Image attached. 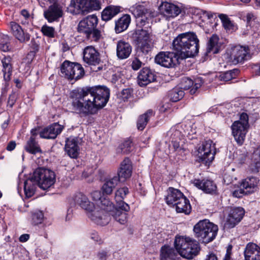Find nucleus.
Returning a JSON list of instances; mask_svg holds the SVG:
<instances>
[{"label":"nucleus","mask_w":260,"mask_h":260,"mask_svg":"<svg viewBox=\"0 0 260 260\" xmlns=\"http://www.w3.org/2000/svg\"><path fill=\"white\" fill-rule=\"evenodd\" d=\"M71 77H68V80H78L82 78L84 75V70L80 63L76 62L74 70L72 72Z\"/></svg>","instance_id":"37998d69"},{"label":"nucleus","mask_w":260,"mask_h":260,"mask_svg":"<svg viewBox=\"0 0 260 260\" xmlns=\"http://www.w3.org/2000/svg\"><path fill=\"white\" fill-rule=\"evenodd\" d=\"M167 196L165 197L166 204L171 207V205L177 202L186 197L179 189L170 187L167 190Z\"/></svg>","instance_id":"cd10ccee"},{"label":"nucleus","mask_w":260,"mask_h":260,"mask_svg":"<svg viewBox=\"0 0 260 260\" xmlns=\"http://www.w3.org/2000/svg\"><path fill=\"white\" fill-rule=\"evenodd\" d=\"M259 182V179L256 177H249L243 179L240 187L244 189L246 194H250L258 190L257 184Z\"/></svg>","instance_id":"b1692460"},{"label":"nucleus","mask_w":260,"mask_h":260,"mask_svg":"<svg viewBox=\"0 0 260 260\" xmlns=\"http://www.w3.org/2000/svg\"><path fill=\"white\" fill-rule=\"evenodd\" d=\"M10 27L11 34L20 43L28 42L29 41L31 36L26 30L22 29L20 24L11 21L10 23Z\"/></svg>","instance_id":"aec40b11"},{"label":"nucleus","mask_w":260,"mask_h":260,"mask_svg":"<svg viewBox=\"0 0 260 260\" xmlns=\"http://www.w3.org/2000/svg\"><path fill=\"white\" fill-rule=\"evenodd\" d=\"M192 183L197 188L203 192L212 195L218 194L217 185L214 182L210 179H194L192 180Z\"/></svg>","instance_id":"4468645a"},{"label":"nucleus","mask_w":260,"mask_h":260,"mask_svg":"<svg viewBox=\"0 0 260 260\" xmlns=\"http://www.w3.org/2000/svg\"><path fill=\"white\" fill-rule=\"evenodd\" d=\"M120 181L123 182L121 177L119 176L115 175L113 177L106 180L105 182L108 183L109 185H111L115 187Z\"/></svg>","instance_id":"6e6d98bb"},{"label":"nucleus","mask_w":260,"mask_h":260,"mask_svg":"<svg viewBox=\"0 0 260 260\" xmlns=\"http://www.w3.org/2000/svg\"><path fill=\"white\" fill-rule=\"evenodd\" d=\"M158 9L160 12L166 14L169 17H175L178 16L181 11L179 6L167 2H162Z\"/></svg>","instance_id":"393cba45"},{"label":"nucleus","mask_w":260,"mask_h":260,"mask_svg":"<svg viewBox=\"0 0 260 260\" xmlns=\"http://www.w3.org/2000/svg\"><path fill=\"white\" fill-rule=\"evenodd\" d=\"M131 21V16L129 14H123L122 17L115 21V33H122L126 30L129 27Z\"/></svg>","instance_id":"7c9ffc66"},{"label":"nucleus","mask_w":260,"mask_h":260,"mask_svg":"<svg viewBox=\"0 0 260 260\" xmlns=\"http://www.w3.org/2000/svg\"><path fill=\"white\" fill-rule=\"evenodd\" d=\"M110 93V89L106 85H94L75 88L71 91L69 98L72 100L73 110L86 117L105 107Z\"/></svg>","instance_id":"f257e3e1"},{"label":"nucleus","mask_w":260,"mask_h":260,"mask_svg":"<svg viewBox=\"0 0 260 260\" xmlns=\"http://www.w3.org/2000/svg\"><path fill=\"white\" fill-rule=\"evenodd\" d=\"M196 153V161L209 166L214 159L216 149L213 142L208 139L203 141L202 144L197 147Z\"/></svg>","instance_id":"0eeeda50"},{"label":"nucleus","mask_w":260,"mask_h":260,"mask_svg":"<svg viewBox=\"0 0 260 260\" xmlns=\"http://www.w3.org/2000/svg\"><path fill=\"white\" fill-rule=\"evenodd\" d=\"M174 50L179 53L180 57H193L199 51V40L195 32L181 33L173 42Z\"/></svg>","instance_id":"20e7f679"},{"label":"nucleus","mask_w":260,"mask_h":260,"mask_svg":"<svg viewBox=\"0 0 260 260\" xmlns=\"http://www.w3.org/2000/svg\"><path fill=\"white\" fill-rule=\"evenodd\" d=\"M172 145L174 151H180L182 149V147L180 146L179 141L176 140L172 141Z\"/></svg>","instance_id":"774afa93"},{"label":"nucleus","mask_w":260,"mask_h":260,"mask_svg":"<svg viewBox=\"0 0 260 260\" xmlns=\"http://www.w3.org/2000/svg\"><path fill=\"white\" fill-rule=\"evenodd\" d=\"M172 206L176 207V210L178 213L189 215L191 212V206L187 197L181 199L179 201L173 204Z\"/></svg>","instance_id":"473e14b6"},{"label":"nucleus","mask_w":260,"mask_h":260,"mask_svg":"<svg viewBox=\"0 0 260 260\" xmlns=\"http://www.w3.org/2000/svg\"><path fill=\"white\" fill-rule=\"evenodd\" d=\"M44 219V213L40 210H37L31 213V223L37 225L42 223Z\"/></svg>","instance_id":"09e8293b"},{"label":"nucleus","mask_w":260,"mask_h":260,"mask_svg":"<svg viewBox=\"0 0 260 260\" xmlns=\"http://www.w3.org/2000/svg\"><path fill=\"white\" fill-rule=\"evenodd\" d=\"M155 15L146 14L143 17L136 18V28L151 30L152 22L154 21Z\"/></svg>","instance_id":"2f4dec72"},{"label":"nucleus","mask_w":260,"mask_h":260,"mask_svg":"<svg viewBox=\"0 0 260 260\" xmlns=\"http://www.w3.org/2000/svg\"><path fill=\"white\" fill-rule=\"evenodd\" d=\"M83 5L85 7L84 11L86 14L93 12V11H99L101 9V3L98 0H83Z\"/></svg>","instance_id":"58836bf2"},{"label":"nucleus","mask_w":260,"mask_h":260,"mask_svg":"<svg viewBox=\"0 0 260 260\" xmlns=\"http://www.w3.org/2000/svg\"><path fill=\"white\" fill-rule=\"evenodd\" d=\"M63 129V126L58 123H53L43 128L39 132V136L42 139H54L60 134Z\"/></svg>","instance_id":"2eb2a0df"},{"label":"nucleus","mask_w":260,"mask_h":260,"mask_svg":"<svg viewBox=\"0 0 260 260\" xmlns=\"http://www.w3.org/2000/svg\"><path fill=\"white\" fill-rule=\"evenodd\" d=\"M133 89L131 88H124L119 92L118 98L123 102L128 101L133 96Z\"/></svg>","instance_id":"de8ad7c7"},{"label":"nucleus","mask_w":260,"mask_h":260,"mask_svg":"<svg viewBox=\"0 0 260 260\" xmlns=\"http://www.w3.org/2000/svg\"><path fill=\"white\" fill-rule=\"evenodd\" d=\"M221 46L219 36L216 34H213L207 42L206 51L202 54L201 61L205 62L207 60H210L214 54L220 53L221 51Z\"/></svg>","instance_id":"9b49d317"},{"label":"nucleus","mask_w":260,"mask_h":260,"mask_svg":"<svg viewBox=\"0 0 260 260\" xmlns=\"http://www.w3.org/2000/svg\"><path fill=\"white\" fill-rule=\"evenodd\" d=\"M232 245H229L226 248V254L224 257L223 260H232L231 258Z\"/></svg>","instance_id":"69168bd1"},{"label":"nucleus","mask_w":260,"mask_h":260,"mask_svg":"<svg viewBox=\"0 0 260 260\" xmlns=\"http://www.w3.org/2000/svg\"><path fill=\"white\" fill-rule=\"evenodd\" d=\"M133 139L129 138L124 140L123 143L119 145V148L121 150V152L123 154H128L133 151Z\"/></svg>","instance_id":"49530a36"},{"label":"nucleus","mask_w":260,"mask_h":260,"mask_svg":"<svg viewBox=\"0 0 260 260\" xmlns=\"http://www.w3.org/2000/svg\"><path fill=\"white\" fill-rule=\"evenodd\" d=\"M249 48L248 46L236 45L231 48L230 58L233 63H242L249 59Z\"/></svg>","instance_id":"f8f14e48"},{"label":"nucleus","mask_w":260,"mask_h":260,"mask_svg":"<svg viewBox=\"0 0 260 260\" xmlns=\"http://www.w3.org/2000/svg\"><path fill=\"white\" fill-rule=\"evenodd\" d=\"M252 173H258L260 171V150L254 151L252 156V163L250 166Z\"/></svg>","instance_id":"a19ab883"},{"label":"nucleus","mask_w":260,"mask_h":260,"mask_svg":"<svg viewBox=\"0 0 260 260\" xmlns=\"http://www.w3.org/2000/svg\"><path fill=\"white\" fill-rule=\"evenodd\" d=\"M80 34L82 35L87 42L90 43H98L104 39L101 30L97 27Z\"/></svg>","instance_id":"c85d7f7f"},{"label":"nucleus","mask_w":260,"mask_h":260,"mask_svg":"<svg viewBox=\"0 0 260 260\" xmlns=\"http://www.w3.org/2000/svg\"><path fill=\"white\" fill-rule=\"evenodd\" d=\"M130 11L136 18L143 17V16L146 15V14H154V12L149 11L147 9L144 8L143 6L141 5H138L136 7L131 8Z\"/></svg>","instance_id":"c03bdc74"},{"label":"nucleus","mask_w":260,"mask_h":260,"mask_svg":"<svg viewBox=\"0 0 260 260\" xmlns=\"http://www.w3.org/2000/svg\"><path fill=\"white\" fill-rule=\"evenodd\" d=\"M219 18L222 23L223 26L224 28L228 30H233L234 25L232 23L230 19L228 18L227 15L221 14L219 15Z\"/></svg>","instance_id":"603ef678"},{"label":"nucleus","mask_w":260,"mask_h":260,"mask_svg":"<svg viewBox=\"0 0 260 260\" xmlns=\"http://www.w3.org/2000/svg\"><path fill=\"white\" fill-rule=\"evenodd\" d=\"M133 163L128 157L124 158L118 170L117 176L121 177L122 181H124L130 178L133 173Z\"/></svg>","instance_id":"4be33fe9"},{"label":"nucleus","mask_w":260,"mask_h":260,"mask_svg":"<svg viewBox=\"0 0 260 260\" xmlns=\"http://www.w3.org/2000/svg\"><path fill=\"white\" fill-rule=\"evenodd\" d=\"M116 205L114 207V210L112 211L119 210L121 212L127 213L130 210V207L128 204L125 203L123 200H115Z\"/></svg>","instance_id":"8fccbe9b"},{"label":"nucleus","mask_w":260,"mask_h":260,"mask_svg":"<svg viewBox=\"0 0 260 260\" xmlns=\"http://www.w3.org/2000/svg\"><path fill=\"white\" fill-rule=\"evenodd\" d=\"M246 191L244 189L240 187L239 189L235 190L233 192V196L235 198H242L244 195H248L246 193Z\"/></svg>","instance_id":"e2e57ef3"},{"label":"nucleus","mask_w":260,"mask_h":260,"mask_svg":"<svg viewBox=\"0 0 260 260\" xmlns=\"http://www.w3.org/2000/svg\"><path fill=\"white\" fill-rule=\"evenodd\" d=\"M64 150L68 156L76 159L79 155V146L77 138H66Z\"/></svg>","instance_id":"5701e85b"},{"label":"nucleus","mask_w":260,"mask_h":260,"mask_svg":"<svg viewBox=\"0 0 260 260\" xmlns=\"http://www.w3.org/2000/svg\"><path fill=\"white\" fill-rule=\"evenodd\" d=\"M249 126H246L244 124L239 121H235L231 126L232 135L234 136L235 141L240 146L244 143L245 136Z\"/></svg>","instance_id":"dca6fc26"},{"label":"nucleus","mask_w":260,"mask_h":260,"mask_svg":"<svg viewBox=\"0 0 260 260\" xmlns=\"http://www.w3.org/2000/svg\"><path fill=\"white\" fill-rule=\"evenodd\" d=\"M156 75L154 71L149 68L144 67L142 69L138 75V84L141 86L154 82L156 80Z\"/></svg>","instance_id":"412c9836"},{"label":"nucleus","mask_w":260,"mask_h":260,"mask_svg":"<svg viewBox=\"0 0 260 260\" xmlns=\"http://www.w3.org/2000/svg\"><path fill=\"white\" fill-rule=\"evenodd\" d=\"M129 192V188L126 186L118 188L115 191V200H123L126 198V196L128 194Z\"/></svg>","instance_id":"3c124183"},{"label":"nucleus","mask_w":260,"mask_h":260,"mask_svg":"<svg viewBox=\"0 0 260 260\" xmlns=\"http://www.w3.org/2000/svg\"><path fill=\"white\" fill-rule=\"evenodd\" d=\"M221 80L225 82L229 81L233 79L232 73L228 71L220 75Z\"/></svg>","instance_id":"0e129e2a"},{"label":"nucleus","mask_w":260,"mask_h":260,"mask_svg":"<svg viewBox=\"0 0 260 260\" xmlns=\"http://www.w3.org/2000/svg\"><path fill=\"white\" fill-rule=\"evenodd\" d=\"M200 245L195 239L177 235L174 241V247L165 244L160 249V260H176L180 255L187 259H192L199 252Z\"/></svg>","instance_id":"7ed1b4c3"},{"label":"nucleus","mask_w":260,"mask_h":260,"mask_svg":"<svg viewBox=\"0 0 260 260\" xmlns=\"http://www.w3.org/2000/svg\"><path fill=\"white\" fill-rule=\"evenodd\" d=\"M132 52V47L128 42L119 40L116 44V55L121 59L129 57Z\"/></svg>","instance_id":"bb28decb"},{"label":"nucleus","mask_w":260,"mask_h":260,"mask_svg":"<svg viewBox=\"0 0 260 260\" xmlns=\"http://www.w3.org/2000/svg\"><path fill=\"white\" fill-rule=\"evenodd\" d=\"M30 178L38 183L40 188L46 190L54 184L55 175L51 170L39 167L35 170Z\"/></svg>","instance_id":"6e6552de"},{"label":"nucleus","mask_w":260,"mask_h":260,"mask_svg":"<svg viewBox=\"0 0 260 260\" xmlns=\"http://www.w3.org/2000/svg\"><path fill=\"white\" fill-rule=\"evenodd\" d=\"M110 215L114 218L116 221L121 224L124 225L127 223V216H128L127 213L121 212L119 210L112 211L111 213H110Z\"/></svg>","instance_id":"79ce46f5"},{"label":"nucleus","mask_w":260,"mask_h":260,"mask_svg":"<svg viewBox=\"0 0 260 260\" xmlns=\"http://www.w3.org/2000/svg\"><path fill=\"white\" fill-rule=\"evenodd\" d=\"M193 232L199 241L207 244L216 238L218 226L208 219H203L194 225Z\"/></svg>","instance_id":"423d86ee"},{"label":"nucleus","mask_w":260,"mask_h":260,"mask_svg":"<svg viewBox=\"0 0 260 260\" xmlns=\"http://www.w3.org/2000/svg\"><path fill=\"white\" fill-rule=\"evenodd\" d=\"M245 211L242 207H234L231 208L228 214L224 227L231 229L241 222L245 215Z\"/></svg>","instance_id":"ddd939ff"},{"label":"nucleus","mask_w":260,"mask_h":260,"mask_svg":"<svg viewBox=\"0 0 260 260\" xmlns=\"http://www.w3.org/2000/svg\"><path fill=\"white\" fill-rule=\"evenodd\" d=\"M83 60L91 66L93 72H97L103 70V62L101 59V55L93 46H87L83 50Z\"/></svg>","instance_id":"1a4fd4ad"},{"label":"nucleus","mask_w":260,"mask_h":260,"mask_svg":"<svg viewBox=\"0 0 260 260\" xmlns=\"http://www.w3.org/2000/svg\"><path fill=\"white\" fill-rule=\"evenodd\" d=\"M94 200L100 201V209L96 208L94 204L82 192H77L73 197L75 203L86 211L87 217L94 223L105 226L109 222V213L112 212L114 205L107 196H101L98 191L93 193Z\"/></svg>","instance_id":"f03ea898"},{"label":"nucleus","mask_w":260,"mask_h":260,"mask_svg":"<svg viewBox=\"0 0 260 260\" xmlns=\"http://www.w3.org/2000/svg\"><path fill=\"white\" fill-rule=\"evenodd\" d=\"M204 81L202 77H198L192 80L187 77H184L182 79L179 88L182 90H190V93L191 95L195 94L198 89L202 86Z\"/></svg>","instance_id":"a211bd4d"},{"label":"nucleus","mask_w":260,"mask_h":260,"mask_svg":"<svg viewBox=\"0 0 260 260\" xmlns=\"http://www.w3.org/2000/svg\"><path fill=\"white\" fill-rule=\"evenodd\" d=\"M24 148L26 152L33 155L42 153V150L40 147L39 142L33 138H28Z\"/></svg>","instance_id":"f704fd0d"},{"label":"nucleus","mask_w":260,"mask_h":260,"mask_svg":"<svg viewBox=\"0 0 260 260\" xmlns=\"http://www.w3.org/2000/svg\"><path fill=\"white\" fill-rule=\"evenodd\" d=\"M142 64V61L137 57H135L133 60L132 63H131V68H132L133 70L137 71L141 68Z\"/></svg>","instance_id":"052dcab7"},{"label":"nucleus","mask_w":260,"mask_h":260,"mask_svg":"<svg viewBox=\"0 0 260 260\" xmlns=\"http://www.w3.org/2000/svg\"><path fill=\"white\" fill-rule=\"evenodd\" d=\"M0 49L4 52L10 51L11 49L10 42L8 40H3L0 42Z\"/></svg>","instance_id":"13d9d810"},{"label":"nucleus","mask_w":260,"mask_h":260,"mask_svg":"<svg viewBox=\"0 0 260 260\" xmlns=\"http://www.w3.org/2000/svg\"><path fill=\"white\" fill-rule=\"evenodd\" d=\"M11 61L12 58L10 56H4L2 60L4 80L6 82L10 81L11 76L13 73V65Z\"/></svg>","instance_id":"72a5a7b5"},{"label":"nucleus","mask_w":260,"mask_h":260,"mask_svg":"<svg viewBox=\"0 0 260 260\" xmlns=\"http://www.w3.org/2000/svg\"><path fill=\"white\" fill-rule=\"evenodd\" d=\"M179 56L178 53L170 51H160L155 57V62L162 67L173 68L178 63V60L184 59Z\"/></svg>","instance_id":"9d476101"},{"label":"nucleus","mask_w":260,"mask_h":260,"mask_svg":"<svg viewBox=\"0 0 260 260\" xmlns=\"http://www.w3.org/2000/svg\"><path fill=\"white\" fill-rule=\"evenodd\" d=\"M154 116L152 110L149 109L145 112V113L141 114L138 117L137 121V129L140 131H143L147 126V124L151 118Z\"/></svg>","instance_id":"e433bc0d"},{"label":"nucleus","mask_w":260,"mask_h":260,"mask_svg":"<svg viewBox=\"0 0 260 260\" xmlns=\"http://www.w3.org/2000/svg\"><path fill=\"white\" fill-rule=\"evenodd\" d=\"M37 183L31 178H28L24 183V191L25 198H30L35 194Z\"/></svg>","instance_id":"4c0bfd02"},{"label":"nucleus","mask_w":260,"mask_h":260,"mask_svg":"<svg viewBox=\"0 0 260 260\" xmlns=\"http://www.w3.org/2000/svg\"><path fill=\"white\" fill-rule=\"evenodd\" d=\"M40 126H37L35 128H32L30 131V137L29 138H33L34 139H36L37 136L38 135V134H39L40 129Z\"/></svg>","instance_id":"338daca9"},{"label":"nucleus","mask_w":260,"mask_h":260,"mask_svg":"<svg viewBox=\"0 0 260 260\" xmlns=\"http://www.w3.org/2000/svg\"><path fill=\"white\" fill-rule=\"evenodd\" d=\"M99 19L96 14H92L83 17L78 23L77 32L82 33L87 30L97 27Z\"/></svg>","instance_id":"f3484780"},{"label":"nucleus","mask_w":260,"mask_h":260,"mask_svg":"<svg viewBox=\"0 0 260 260\" xmlns=\"http://www.w3.org/2000/svg\"><path fill=\"white\" fill-rule=\"evenodd\" d=\"M41 31H42L44 36H46L50 38H54L55 37V29L53 26L44 25L42 28H41Z\"/></svg>","instance_id":"864d4df0"},{"label":"nucleus","mask_w":260,"mask_h":260,"mask_svg":"<svg viewBox=\"0 0 260 260\" xmlns=\"http://www.w3.org/2000/svg\"><path fill=\"white\" fill-rule=\"evenodd\" d=\"M29 48L31 50L29 51L28 54L32 55L35 57L36 54L39 51L40 44L39 42H37L35 38H32L30 43L29 44Z\"/></svg>","instance_id":"5fc2aeb1"},{"label":"nucleus","mask_w":260,"mask_h":260,"mask_svg":"<svg viewBox=\"0 0 260 260\" xmlns=\"http://www.w3.org/2000/svg\"><path fill=\"white\" fill-rule=\"evenodd\" d=\"M236 121H239L241 123L244 124L246 126H249V116L247 113L243 112L240 115L239 120Z\"/></svg>","instance_id":"bf43d9fd"},{"label":"nucleus","mask_w":260,"mask_h":260,"mask_svg":"<svg viewBox=\"0 0 260 260\" xmlns=\"http://www.w3.org/2000/svg\"><path fill=\"white\" fill-rule=\"evenodd\" d=\"M115 187L114 186H112L111 185H109L108 183H104L103 187H102V191H103V195H108V194H111L113 189H114Z\"/></svg>","instance_id":"4d7b16f0"},{"label":"nucleus","mask_w":260,"mask_h":260,"mask_svg":"<svg viewBox=\"0 0 260 260\" xmlns=\"http://www.w3.org/2000/svg\"><path fill=\"white\" fill-rule=\"evenodd\" d=\"M131 33V38L136 45L138 56L143 57L150 55L154 46L150 39L149 30L136 28Z\"/></svg>","instance_id":"39448f33"},{"label":"nucleus","mask_w":260,"mask_h":260,"mask_svg":"<svg viewBox=\"0 0 260 260\" xmlns=\"http://www.w3.org/2000/svg\"><path fill=\"white\" fill-rule=\"evenodd\" d=\"M121 7L113 5L106 7L101 12V20L107 22L111 20L120 12Z\"/></svg>","instance_id":"c756f323"},{"label":"nucleus","mask_w":260,"mask_h":260,"mask_svg":"<svg viewBox=\"0 0 260 260\" xmlns=\"http://www.w3.org/2000/svg\"><path fill=\"white\" fill-rule=\"evenodd\" d=\"M245 260H260V247L257 244L249 242L244 250Z\"/></svg>","instance_id":"a878e982"},{"label":"nucleus","mask_w":260,"mask_h":260,"mask_svg":"<svg viewBox=\"0 0 260 260\" xmlns=\"http://www.w3.org/2000/svg\"><path fill=\"white\" fill-rule=\"evenodd\" d=\"M256 19V17L253 13H247L245 16V20L247 26H250L252 21Z\"/></svg>","instance_id":"680f3d73"},{"label":"nucleus","mask_w":260,"mask_h":260,"mask_svg":"<svg viewBox=\"0 0 260 260\" xmlns=\"http://www.w3.org/2000/svg\"><path fill=\"white\" fill-rule=\"evenodd\" d=\"M84 9L83 0H71L68 8L69 13L73 15L85 14Z\"/></svg>","instance_id":"c9c22d12"},{"label":"nucleus","mask_w":260,"mask_h":260,"mask_svg":"<svg viewBox=\"0 0 260 260\" xmlns=\"http://www.w3.org/2000/svg\"><path fill=\"white\" fill-rule=\"evenodd\" d=\"M76 62H72L69 60H66L61 64L60 72L63 77L67 79L68 77H71L72 72L75 67Z\"/></svg>","instance_id":"ea45409f"},{"label":"nucleus","mask_w":260,"mask_h":260,"mask_svg":"<svg viewBox=\"0 0 260 260\" xmlns=\"http://www.w3.org/2000/svg\"><path fill=\"white\" fill-rule=\"evenodd\" d=\"M50 2L53 3V4L48 8L47 10L44 12V17L48 22L52 23L61 17L62 11L61 8L58 4L57 0H53Z\"/></svg>","instance_id":"6ab92c4d"},{"label":"nucleus","mask_w":260,"mask_h":260,"mask_svg":"<svg viewBox=\"0 0 260 260\" xmlns=\"http://www.w3.org/2000/svg\"><path fill=\"white\" fill-rule=\"evenodd\" d=\"M184 95V90L178 87L173 88L169 93L170 101L172 102H177V101L181 100L183 98Z\"/></svg>","instance_id":"a18cd8bd"}]
</instances>
